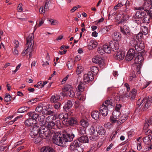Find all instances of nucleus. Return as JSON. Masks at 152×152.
Wrapping results in <instances>:
<instances>
[{
  "instance_id": "1",
  "label": "nucleus",
  "mask_w": 152,
  "mask_h": 152,
  "mask_svg": "<svg viewBox=\"0 0 152 152\" xmlns=\"http://www.w3.org/2000/svg\"><path fill=\"white\" fill-rule=\"evenodd\" d=\"M74 137L72 134L56 132L53 136V142L57 145L61 146L64 142L72 141Z\"/></svg>"
},
{
  "instance_id": "2",
  "label": "nucleus",
  "mask_w": 152,
  "mask_h": 152,
  "mask_svg": "<svg viewBox=\"0 0 152 152\" xmlns=\"http://www.w3.org/2000/svg\"><path fill=\"white\" fill-rule=\"evenodd\" d=\"M149 13L143 11H137L135 16L138 18H142V23L148 24L150 22L152 18V16Z\"/></svg>"
},
{
  "instance_id": "3",
  "label": "nucleus",
  "mask_w": 152,
  "mask_h": 152,
  "mask_svg": "<svg viewBox=\"0 0 152 152\" xmlns=\"http://www.w3.org/2000/svg\"><path fill=\"white\" fill-rule=\"evenodd\" d=\"M34 34H29L28 37L26 38V45L27 47L24 51H23L22 53V55L24 56L26 54L28 53L29 51L33 48L34 45Z\"/></svg>"
},
{
  "instance_id": "4",
  "label": "nucleus",
  "mask_w": 152,
  "mask_h": 152,
  "mask_svg": "<svg viewBox=\"0 0 152 152\" xmlns=\"http://www.w3.org/2000/svg\"><path fill=\"white\" fill-rule=\"evenodd\" d=\"M45 117V116L42 115V121H40L39 123L40 126H41L40 128L41 134H41V136L43 138L49 137V134L51 132L50 130L45 126V122L44 120Z\"/></svg>"
},
{
  "instance_id": "5",
  "label": "nucleus",
  "mask_w": 152,
  "mask_h": 152,
  "mask_svg": "<svg viewBox=\"0 0 152 152\" xmlns=\"http://www.w3.org/2000/svg\"><path fill=\"white\" fill-rule=\"evenodd\" d=\"M113 104V100L111 99L107 100L105 102L103 103L102 107L99 109L102 116H105L107 115L108 111V108L109 105L112 106Z\"/></svg>"
},
{
  "instance_id": "6",
  "label": "nucleus",
  "mask_w": 152,
  "mask_h": 152,
  "mask_svg": "<svg viewBox=\"0 0 152 152\" xmlns=\"http://www.w3.org/2000/svg\"><path fill=\"white\" fill-rule=\"evenodd\" d=\"M141 45H139L138 42L134 39L132 38L129 42L130 46L134 48L136 50L140 52L144 48L143 43H140Z\"/></svg>"
},
{
  "instance_id": "7",
  "label": "nucleus",
  "mask_w": 152,
  "mask_h": 152,
  "mask_svg": "<svg viewBox=\"0 0 152 152\" xmlns=\"http://www.w3.org/2000/svg\"><path fill=\"white\" fill-rule=\"evenodd\" d=\"M78 141H74L71 144L70 148L71 152H83V149L80 146Z\"/></svg>"
},
{
  "instance_id": "8",
  "label": "nucleus",
  "mask_w": 152,
  "mask_h": 152,
  "mask_svg": "<svg viewBox=\"0 0 152 152\" xmlns=\"http://www.w3.org/2000/svg\"><path fill=\"white\" fill-rule=\"evenodd\" d=\"M144 102L142 104L143 105L142 109L143 111L148 109L151 105V103H152V97L149 96L148 98L146 97L144 98Z\"/></svg>"
},
{
  "instance_id": "9",
  "label": "nucleus",
  "mask_w": 152,
  "mask_h": 152,
  "mask_svg": "<svg viewBox=\"0 0 152 152\" xmlns=\"http://www.w3.org/2000/svg\"><path fill=\"white\" fill-rule=\"evenodd\" d=\"M144 60L143 56L141 53H136V55L134 57V63L135 64H138L137 67L140 68V66L142 65V62Z\"/></svg>"
},
{
  "instance_id": "10",
  "label": "nucleus",
  "mask_w": 152,
  "mask_h": 152,
  "mask_svg": "<svg viewBox=\"0 0 152 152\" xmlns=\"http://www.w3.org/2000/svg\"><path fill=\"white\" fill-rule=\"evenodd\" d=\"M40 128L39 126L36 124L34 125L31 129L30 135L32 137H33L36 135H38V133L41 132Z\"/></svg>"
},
{
  "instance_id": "11",
  "label": "nucleus",
  "mask_w": 152,
  "mask_h": 152,
  "mask_svg": "<svg viewBox=\"0 0 152 152\" xmlns=\"http://www.w3.org/2000/svg\"><path fill=\"white\" fill-rule=\"evenodd\" d=\"M116 52L114 55L115 58L119 61L123 60L125 55V51L120 50L118 51H116Z\"/></svg>"
},
{
  "instance_id": "12",
  "label": "nucleus",
  "mask_w": 152,
  "mask_h": 152,
  "mask_svg": "<svg viewBox=\"0 0 152 152\" xmlns=\"http://www.w3.org/2000/svg\"><path fill=\"white\" fill-rule=\"evenodd\" d=\"M121 31L125 35L127 38L130 37L132 35V33L129 30V28L126 25H124L123 27H121Z\"/></svg>"
},
{
  "instance_id": "13",
  "label": "nucleus",
  "mask_w": 152,
  "mask_h": 152,
  "mask_svg": "<svg viewBox=\"0 0 152 152\" xmlns=\"http://www.w3.org/2000/svg\"><path fill=\"white\" fill-rule=\"evenodd\" d=\"M94 79L93 73L91 72H88L87 74H85L83 76V80L85 83H88L90 81H92Z\"/></svg>"
},
{
  "instance_id": "14",
  "label": "nucleus",
  "mask_w": 152,
  "mask_h": 152,
  "mask_svg": "<svg viewBox=\"0 0 152 152\" xmlns=\"http://www.w3.org/2000/svg\"><path fill=\"white\" fill-rule=\"evenodd\" d=\"M78 141V144L80 145L81 143H88L89 139L87 135H82L79 138L78 140H75L74 141Z\"/></svg>"
},
{
  "instance_id": "15",
  "label": "nucleus",
  "mask_w": 152,
  "mask_h": 152,
  "mask_svg": "<svg viewBox=\"0 0 152 152\" xmlns=\"http://www.w3.org/2000/svg\"><path fill=\"white\" fill-rule=\"evenodd\" d=\"M45 4L44 6H41L39 9V11L42 13L44 14L45 11L49 10V6L48 5L49 1L48 0H45Z\"/></svg>"
},
{
  "instance_id": "16",
  "label": "nucleus",
  "mask_w": 152,
  "mask_h": 152,
  "mask_svg": "<svg viewBox=\"0 0 152 152\" xmlns=\"http://www.w3.org/2000/svg\"><path fill=\"white\" fill-rule=\"evenodd\" d=\"M136 90L134 88L129 94L127 93H126L125 94L127 98H129L131 100L134 99L136 96Z\"/></svg>"
},
{
  "instance_id": "17",
  "label": "nucleus",
  "mask_w": 152,
  "mask_h": 152,
  "mask_svg": "<svg viewBox=\"0 0 152 152\" xmlns=\"http://www.w3.org/2000/svg\"><path fill=\"white\" fill-rule=\"evenodd\" d=\"M150 5V4L148 2H145L142 7H138V10L139 11H143L147 13H149L148 9Z\"/></svg>"
},
{
  "instance_id": "18",
  "label": "nucleus",
  "mask_w": 152,
  "mask_h": 152,
  "mask_svg": "<svg viewBox=\"0 0 152 152\" xmlns=\"http://www.w3.org/2000/svg\"><path fill=\"white\" fill-rule=\"evenodd\" d=\"M96 131L98 134L101 135H104L105 134L106 131L102 126L97 125L96 127Z\"/></svg>"
},
{
  "instance_id": "19",
  "label": "nucleus",
  "mask_w": 152,
  "mask_h": 152,
  "mask_svg": "<svg viewBox=\"0 0 152 152\" xmlns=\"http://www.w3.org/2000/svg\"><path fill=\"white\" fill-rule=\"evenodd\" d=\"M120 18H121V16L120 15H117L115 18V19L117 20H120L118 23V24H120L128 20L129 19V17L127 15H125L122 16L121 20L120 19Z\"/></svg>"
},
{
  "instance_id": "20",
  "label": "nucleus",
  "mask_w": 152,
  "mask_h": 152,
  "mask_svg": "<svg viewBox=\"0 0 152 152\" xmlns=\"http://www.w3.org/2000/svg\"><path fill=\"white\" fill-rule=\"evenodd\" d=\"M40 134H41V132L39 133V135H36L33 137V141L36 144L39 143L42 139H45L46 137H43Z\"/></svg>"
},
{
  "instance_id": "21",
  "label": "nucleus",
  "mask_w": 152,
  "mask_h": 152,
  "mask_svg": "<svg viewBox=\"0 0 152 152\" xmlns=\"http://www.w3.org/2000/svg\"><path fill=\"white\" fill-rule=\"evenodd\" d=\"M112 37L114 40L116 41H120L122 37L120 33L119 32L117 31L114 32Z\"/></svg>"
},
{
  "instance_id": "22",
  "label": "nucleus",
  "mask_w": 152,
  "mask_h": 152,
  "mask_svg": "<svg viewBox=\"0 0 152 152\" xmlns=\"http://www.w3.org/2000/svg\"><path fill=\"white\" fill-rule=\"evenodd\" d=\"M128 114L123 115L117 121V124L119 125H120V124H122L124 122L128 119Z\"/></svg>"
},
{
  "instance_id": "23",
  "label": "nucleus",
  "mask_w": 152,
  "mask_h": 152,
  "mask_svg": "<svg viewBox=\"0 0 152 152\" xmlns=\"http://www.w3.org/2000/svg\"><path fill=\"white\" fill-rule=\"evenodd\" d=\"M97 42L94 40H91L89 43L88 45V49L89 50H91L95 48L97 45Z\"/></svg>"
},
{
  "instance_id": "24",
  "label": "nucleus",
  "mask_w": 152,
  "mask_h": 152,
  "mask_svg": "<svg viewBox=\"0 0 152 152\" xmlns=\"http://www.w3.org/2000/svg\"><path fill=\"white\" fill-rule=\"evenodd\" d=\"M112 42H110V46L111 47L112 50L114 51H115V50H118L119 48V43L118 42H115L113 44H112Z\"/></svg>"
},
{
  "instance_id": "25",
  "label": "nucleus",
  "mask_w": 152,
  "mask_h": 152,
  "mask_svg": "<svg viewBox=\"0 0 152 152\" xmlns=\"http://www.w3.org/2000/svg\"><path fill=\"white\" fill-rule=\"evenodd\" d=\"M152 139V136L151 134H149L144 137L143 138V140L145 144L148 145L150 143Z\"/></svg>"
},
{
  "instance_id": "26",
  "label": "nucleus",
  "mask_w": 152,
  "mask_h": 152,
  "mask_svg": "<svg viewBox=\"0 0 152 152\" xmlns=\"http://www.w3.org/2000/svg\"><path fill=\"white\" fill-rule=\"evenodd\" d=\"M67 122L69 125L74 126L75 125L77 124V121L75 118H72L67 120Z\"/></svg>"
},
{
  "instance_id": "27",
  "label": "nucleus",
  "mask_w": 152,
  "mask_h": 152,
  "mask_svg": "<svg viewBox=\"0 0 152 152\" xmlns=\"http://www.w3.org/2000/svg\"><path fill=\"white\" fill-rule=\"evenodd\" d=\"M40 152H54V151L52 148L46 146L42 148Z\"/></svg>"
},
{
  "instance_id": "28",
  "label": "nucleus",
  "mask_w": 152,
  "mask_h": 152,
  "mask_svg": "<svg viewBox=\"0 0 152 152\" xmlns=\"http://www.w3.org/2000/svg\"><path fill=\"white\" fill-rule=\"evenodd\" d=\"M28 115L30 118L33 120L36 119L39 116V115L34 112H29Z\"/></svg>"
},
{
  "instance_id": "29",
  "label": "nucleus",
  "mask_w": 152,
  "mask_h": 152,
  "mask_svg": "<svg viewBox=\"0 0 152 152\" xmlns=\"http://www.w3.org/2000/svg\"><path fill=\"white\" fill-rule=\"evenodd\" d=\"M73 105V103L71 100H68L66 103L63 107V108L65 111H67Z\"/></svg>"
},
{
  "instance_id": "30",
  "label": "nucleus",
  "mask_w": 152,
  "mask_h": 152,
  "mask_svg": "<svg viewBox=\"0 0 152 152\" xmlns=\"http://www.w3.org/2000/svg\"><path fill=\"white\" fill-rule=\"evenodd\" d=\"M100 114L97 111H94L91 113V115L92 117L95 120H97L99 119Z\"/></svg>"
},
{
  "instance_id": "31",
  "label": "nucleus",
  "mask_w": 152,
  "mask_h": 152,
  "mask_svg": "<svg viewBox=\"0 0 152 152\" xmlns=\"http://www.w3.org/2000/svg\"><path fill=\"white\" fill-rule=\"evenodd\" d=\"M51 109H43V112L42 113V115L45 116V115H52L54 113L51 110Z\"/></svg>"
},
{
  "instance_id": "32",
  "label": "nucleus",
  "mask_w": 152,
  "mask_h": 152,
  "mask_svg": "<svg viewBox=\"0 0 152 152\" xmlns=\"http://www.w3.org/2000/svg\"><path fill=\"white\" fill-rule=\"evenodd\" d=\"M47 125L48 126V129L50 130L51 132L49 134V136L50 135V133H52L53 132H51V131L50 129H54V127L55 126V124L54 122H48L47 123Z\"/></svg>"
},
{
  "instance_id": "33",
  "label": "nucleus",
  "mask_w": 152,
  "mask_h": 152,
  "mask_svg": "<svg viewBox=\"0 0 152 152\" xmlns=\"http://www.w3.org/2000/svg\"><path fill=\"white\" fill-rule=\"evenodd\" d=\"M60 96L58 95L52 96L50 99V101L52 102L56 103L59 100Z\"/></svg>"
},
{
  "instance_id": "34",
  "label": "nucleus",
  "mask_w": 152,
  "mask_h": 152,
  "mask_svg": "<svg viewBox=\"0 0 152 152\" xmlns=\"http://www.w3.org/2000/svg\"><path fill=\"white\" fill-rule=\"evenodd\" d=\"M59 118L61 120L64 119L65 121L67 122L68 120V114L67 113H61L58 115Z\"/></svg>"
},
{
  "instance_id": "35",
  "label": "nucleus",
  "mask_w": 152,
  "mask_h": 152,
  "mask_svg": "<svg viewBox=\"0 0 152 152\" xmlns=\"http://www.w3.org/2000/svg\"><path fill=\"white\" fill-rule=\"evenodd\" d=\"M84 84L82 82H80L77 88V91L79 92H82L84 91Z\"/></svg>"
},
{
  "instance_id": "36",
  "label": "nucleus",
  "mask_w": 152,
  "mask_h": 152,
  "mask_svg": "<svg viewBox=\"0 0 152 152\" xmlns=\"http://www.w3.org/2000/svg\"><path fill=\"white\" fill-rule=\"evenodd\" d=\"M151 127H152V118L150 119L148 122L146 123L144 125V128L146 129L147 128H150Z\"/></svg>"
},
{
  "instance_id": "37",
  "label": "nucleus",
  "mask_w": 152,
  "mask_h": 152,
  "mask_svg": "<svg viewBox=\"0 0 152 152\" xmlns=\"http://www.w3.org/2000/svg\"><path fill=\"white\" fill-rule=\"evenodd\" d=\"M80 124L83 127H87L89 125V123L87 121L84 119L81 120L80 122Z\"/></svg>"
},
{
  "instance_id": "38",
  "label": "nucleus",
  "mask_w": 152,
  "mask_h": 152,
  "mask_svg": "<svg viewBox=\"0 0 152 152\" xmlns=\"http://www.w3.org/2000/svg\"><path fill=\"white\" fill-rule=\"evenodd\" d=\"M103 48L104 51H105V53H110L111 52V47L108 46L107 45H103Z\"/></svg>"
},
{
  "instance_id": "39",
  "label": "nucleus",
  "mask_w": 152,
  "mask_h": 152,
  "mask_svg": "<svg viewBox=\"0 0 152 152\" xmlns=\"http://www.w3.org/2000/svg\"><path fill=\"white\" fill-rule=\"evenodd\" d=\"M46 121L47 123L48 122H53V121L56 119V117L53 115H50L48 116L46 118Z\"/></svg>"
},
{
  "instance_id": "40",
  "label": "nucleus",
  "mask_w": 152,
  "mask_h": 152,
  "mask_svg": "<svg viewBox=\"0 0 152 152\" xmlns=\"http://www.w3.org/2000/svg\"><path fill=\"white\" fill-rule=\"evenodd\" d=\"M120 112H118L117 111L114 110L113 112L112 115L114 117V118L115 119H118L121 115Z\"/></svg>"
},
{
  "instance_id": "41",
  "label": "nucleus",
  "mask_w": 152,
  "mask_h": 152,
  "mask_svg": "<svg viewBox=\"0 0 152 152\" xmlns=\"http://www.w3.org/2000/svg\"><path fill=\"white\" fill-rule=\"evenodd\" d=\"M29 109V107H23L19 108L18 111L19 113H23L27 111Z\"/></svg>"
},
{
  "instance_id": "42",
  "label": "nucleus",
  "mask_w": 152,
  "mask_h": 152,
  "mask_svg": "<svg viewBox=\"0 0 152 152\" xmlns=\"http://www.w3.org/2000/svg\"><path fill=\"white\" fill-rule=\"evenodd\" d=\"M33 120L31 118H29L26 120L25 122V125L27 126H30L32 125Z\"/></svg>"
},
{
  "instance_id": "43",
  "label": "nucleus",
  "mask_w": 152,
  "mask_h": 152,
  "mask_svg": "<svg viewBox=\"0 0 152 152\" xmlns=\"http://www.w3.org/2000/svg\"><path fill=\"white\" fill-rule=\"evenodd\" d=\"M91 135L90 137V138L91 140L93 141H96L99 138V136L97 135H94V134H91Z\"/></svg>"
},
{
  "instance_id": "44",
  "label": "nucleus",
  "mask_w": 152,
  "mask_h": 152,
  "mask_svg": "<svg viewBox=\"0 0 152 152\" xmlns=\"http://www.w3.org/2000/svg\"><path fill=\"white\" fill-rule=\"evenodd\" d=\"M90 69L92 72L93 73V75L94 74V75L97 74L99 71L98 68L95 66H92L91 68Z\"/></svg>"
},
{
  "instance_id": "45",
  "label": "nucleus",
  "mask_w": 152,
  "mask_h": 152,
  "mask_svg": "<svg viewBox=\"0 0 152 152\" xmlns=\"http://www.w3.org/2000/svg\"><path fill=\"white\" fill-rule=\"evenodd\" d=\"M101 60V58L98 56H95L92 59V61L95 63H99Z\"/></svg>"
},
{
  "instance_id": "46",
  "label": "nucleus",
  "mask_w": 152,
  "mask_h": 152,
  "mask_svg": "<svg viewBox=\"0 0 152 152\" xmlns=\"http://www.w3.org/2000/svg\"><path fill=\"white\" fill-rule=\"evenodd\" d=\"M134 56L132 55L127 53L126 56V59L128 61H130L133 59Z\"/></svg>"
},
{
  "instance_id": "47",
  "label": "nucleus",
  "mask_w": 152,
  "mask_h": 152,
  "mask_svg": "<svg viewBox=\"0 0 152 152\" xmlns=\"http://www.w3.org/2000/svg\"><path fill=\"white\" fill-rule=\"evenodd\" d=\"M141 29L143 34L144 35L147 34L148 32V28L145 26H142L141 27Z\"/></svg>"
},
{
  "instance_id": "48",
  "label": "nucleus",
  "mask_w": 152,
  "mask_h": 152,
  "mask_svg": "<svg viewBox=\"0 0 152 152\" xmlns=\"http://www.w3.org/2000/svg\"><path fill=\"white\" fill-rule=\"evenodd\" d=\"M72 86L69 84L66 85L64 88V91H66L72 90Z\"/></svg>"
},
{
  "instance_id": "49",
  "label": "nucleus",
  "mask_w": 152,
  "mask_h": 152,
  "mask_svg": "<svg viewBox=\"0 0 152 152\" xmlns=\"http://www.w3.org/2000/svg\"><path fill=\"white\" fill-rule=\"evenodd\" d=\"M43 106L42 105H38L36 108L35 110L37 112L39 113H41L42 112H43Z\"/></svg>"
},
{
  "instance_id": "50",
  "label": "nucleus",
  "mask_w": 152,
  "mask_h": 152,
  "mask_svg": "<svg viewBox=\"0 0 152 152\" xmlns=\"http://www.w3.org/2000/svg\"><path fill=\"white\" fill-rule=\"evenodd\" d=\"M123 5L122 3L120 2L114 7V10L116 11V10L121 8Z\"/></svg>"
},
{
  "instance_id": "51",
  "label": "nucleus",
  "mask_w": 152,
  "mask_h": 152,
  "mask_svg": "<svg viewBox=\"0 0 152 152\" xmlns=\"http://www.w3.org/2000/svg\"><path fill=\"white\" fill-rule=\"evenodd\" d=\"M89 132L90 135L94 134L95 133V129L93 126H91L89 128Z\"/></svg>"
},
{
  "instance_id": "52",
  "label": "nucleus",
  "mask_w": 152,
  "mask_h": 152,
  "mask_svg": "<svg viewBox=\"0 0 152 152\" xmlns=\"http://www.w3.org/2000/svg\"><path fill=\"white\" fill-rule=\"evenodd\" d=\"M11 97L9 94H7L5 96L4 100L6 102L10 101L11 100Z\"/></svg>"
},
{
  "instance_id": "53",
  "label": "nucleus",
  "mask_w": 152,
  "mask_h": 152,
  "mask_svg": "<svg viewBox=\"0 0 152 152\" xmlns=\"http://www.w3.org/2000/svg\"><path fill=\"white\" fill-rule=\"evenodd\" d=\"M135 49L134 48H130L127 53L132 55H133L134 56V55L135 56V55H136V53H135Z\"/></svg>"
},
{
  "instance_id": "54",
  "label": "nucleus",
  "mask_w": 152,
  "mask_h": 152,
  "mask_svg": "<svg viewBox=\"0 0 152 152\" xmlns=\"http://www.w3.org/2000/svg\"><path fill=\"white\" fill-rule=\"evenodd\" d=\"M98 52L101 54H103L105 53V51H104L103 46V47H99L97 49Z\"/></svg>"
},
{
  "instance_id": "55",
  "label": "nucleus",
  "mask_w": 152,
  "mask_h": 152,
  "mask_svg": "<svg viewBox=\"0 0 152 152\" xmlns=\"http://www.w3.org/2000/svg\"><path fill=\"white\" fill-rule=\"evenodd\" d=\"M83 71V69L81 66L79 65L77 67L76 72L77 74H80L81 73L82 71Z\"/></svg>"
},
{
  "instance_id": "56",
  "label": "nucleus",
  "mask_w": 152,
  "mask_h": 152,
  "mask_svg": "<svg viewBox=\"0 0 152 152\" xmlns=\"http://www.w3.org/2000/svg\"><path fill=\"white\" fill-rule=\"evenodd\" d=\"M48 21L50 23V24L51 25H56L58 23V21L56 20H53L51 19H50Z\"/></svg>"
},
{
  "instance_id": "57",
  "label": "nucleus",
  "mask_w": 152,
  "mask_h": 152,
  "mask_svg": "<svg viewBox=\"0 0 152 152\" xmlns=\"http://www.w3.org/2000/svg\"><path fill=\"white\" fill-rule=\"evenodd\" d=\"M69 63L68 64V67L69 69H72L74 66V63L73 61H69Z\"/></svg>"
},
{
  "instance_id": "58",
  "label": "nucleus",
  "mask_w": 152,
  "mask_h": 152,
  "mask_svg": "<svg viewBox=\"0 0 152 152\" xmlns=\"http://www.w3.org/2000/svg\"><path fill=\"white\" fill-rule=\"evenodd\" d=\"M143 34L142 32H140L136 35L137 39L139 41L141 40L143 37Z\"/></svg>"
},
{
  "instance_id": "59",
  "label": "nucleus",
  "mask_w": 152,
  "mask_h": 152,
  "mask_svg": "<svg viewBox=\"0 0 152 152\" xmlns=\"http://www.w3.org/2000/svg\"><path fill=\"white\" fill-rule=\"evenodd\" d=\"M79 133L82 135H84L86 134V129L84 128L81 129L79 131Z\"/></svg>"
},
{
  "instance_id": "60",
  "label": "nucleus",
  "mask_w": 152,
  "mask_h": 152,
  "mask_svg": "<svg viewBox=\"0 0 152 152\" xmlns=\"http://www.w3.org/2000/svg\"><path fill=\"white\" fill-rule=\"evenodd\" d=\"M136 76L134 72H132L131 75L129 77V81H131L134 79L136 78Z\"/></svg>"
},
{
  "instance_id": "61",
  "label": "nucleus",
  "mask_w": 152,
  "mask_h": 152,
  "mask_svg": "<svg viewBox=\"0 0 152 152\" xmlns=\"http://www.w3.org/2000/svg\"><path fill=\"white\" fill-rule=\"evenodd\" d=\"M61 106V103L60 102H56L54 104V106L55 109H58L60 108Z\"/></svg>"
},
{
  "instance_id": "62",
  "label": "nucleus",
  "mask_w": 152,
  "mask_h": 152,
  "mask_svg": "<svg viewBox=\"0 0 152 152\" xmlns=\"http://www.w3.org/2000/svg\"><path fill=\"white\" fill-rule=\"evenodd\" d=\"M121 106V105L120 104H116L115 107V109L114 110H116L118 112H120V110Z\"/></svg>"
},
{
  "instance_id": "63",
  "label": "nucleus",
  "mask_w": 152,
  "mask_h": 152,
  "mask_svg": "<svg viewBox=\"0 0 152 152\" xmlns=\"http://www.w3.org/2000/svg\"><path fill=\"white\" fill-rule=\"evenodd\" d=\"M75 96V94L74 91L72 90H70L69 91V97L71 98H73Z\"/></svg>"
},
{
  "instance_id": "64",
  "label": "nucleus",
  "mask_w": 152,
  "mask_h": 152,
  "mask_svg": "<svg viewBox=\"0 0 152 152\" xmlns=\"http://www.w3.org/2000/svg\"><path fill=\"white\" fill-rule=\"evenodd\" d=\"M104 126L106 129H110L112 126V125L110 123L108 122L106 124H105Z\"/></svg>"
}]
</instances>
